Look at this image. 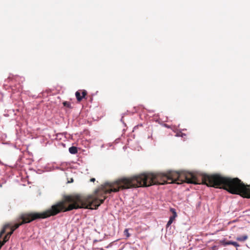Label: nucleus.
I'll use <instances>...</instances> for the list:
<instances>
[{
	"instance_id": "nucleus-4",
	"label": "nucleus",
	"mask_w": 250,
	"mask_h": 250,
	"mask_svg": "<svg viewBox=\"0 0 250 250\" xmlns=\"http://www.w3.org/2000/svg\"><path fill=\"white\" fill-rule=\"evenodd\" d=\"M69 151L71 154H75L78 152L77 147L76 146H71L69 148Z\"/></svg>"
},
{
	"instance_id": "nucleus-6",
	"label": "nucleus",
	"mask_w": 250,
	"mask_h": 250,
	"mask_svg": "<svg viewBox=\"0 0 250 250\" xmlns=\"http://www.w3.org/2000/svg\"><path fill=\"white\" fill-rule=\"evenodd\" d=\"M124 235L125 236H126V237L127 238H128L130 236V234H129V233L128 232V229H125L124 231Z\"/></svg>"
},
{
	"instance_id": "nucleus-8",
	"label": "nucleus",
	"mask_w": 250,
	"mask_h": 250,
	"mask_svg": "<svg viewBox=\"0 0 250 250\" xmlns=\"http://www.w3.org/2000/svg\"><path fill=\"white\" fill-rule=\"evenodd\" d=\"M173 221H172V220H170V219H169V221H168L167 224V228H168V227H169L171 224L172 223Z\"/></svg>"
},
{
	"instance_id": "nucleus-1",
	"label": "nucleus",
	"mask_w": 250,
	"mask_h": 250,
	"mask_svg": "<svg viewBox=\"0 0 250 250\" xmlns=\"http://www.w3.org/2000/svg\"><path fill=\"white\" fill-rule=\"evenodd\" d=\"M87 95V91L85 90H79L76 93L75 96L78 102H81L83 98H84Z\"/></svg>"
},
{
	"instance_id": "nucleus-10",
	"label": "nucleus",
	"mask_w": 250,
	"mask_h": 250,
	"mask_svg": "<svg viewBox=\"0 0 250 250\" xmlns=\"http://www.w3.org/2000/svg\"><path fill=\"white\" fill-rule=\"evenodd\" d=\"M216 246H214V247L213 248V249H215V248H216Z\"/></svg>"
},
{
	"instance_id": "nucleus-7",
	"label": "nucleus",
	"mask_w": 250,
	"mask_h": 250,
	"mask_svg": "<svg viewBox=\"0 0 250 250\" xmlns=\"http://www.w3.org/2000/svg\"><path fill=\"white\" fill-rule=\"evenodd\" d=\"M63 104L65 106H66V107H70V104L69 103H68L67 102H64L63 103Z\"/></svg>"
},
{
	"instance_id": "nucleus-2",
	"label": "nucleus",
	"mask_w": 250,
	"mask_h": 250,
	"mask_svg": "<svg viewBox=\"0 0 250 250\" xmlns=\"http://www.w3.org/2000/svg\"><path fill=\"white\" fill-rule=\"evenodd\" d=\"M220 243L221 244L224 246H226L227 245H232L235 246V247H238L240 246V245L237 242L231 241H226L225 240H222L220 241Z\"/></svg>"
},
{
	"instance_id": "nucleus-9",
	"label": "nucleus",
	"mask_w": 250,
	"mask_h": 250,
	"mask_svg": "<svg viewBox=\"0 0 250 250\" xmlns=\"http://www.w3.org/2000/svg\"><path fill=\"white\" fill-rule=\"evenodd\" d=\"M90 182H94L95 181V179L94 178H91L90 180Z\"/></svg>"
},
{
	"instance_id": "nucleus-3",
	"label": "nucleus",
	"mask_w": 250,
	"mask_h": 250,
	"mask_svg": "<svg viewBox=\"0 0 250 250\" xmlns=\"http://www.w3.org/2000/svg\"><path fill=\"white\" fill-rule=\"evenodd\" d=\"M170 211L172 212V215L170 217L169 219L172 221H174L175 218L177 216V213L175 209L173 208H171L170 209Z\"/></svg>"
},
{
	"instance_id": "nucleus-5",
	"label": "nucleus",
	"mask_w": 250,
	"mask_h": 250,
	"mask_svg": "<svg viewBox=\"0 0 250 250\" xmlns=\"http://www.w3.org/2000/svg\"><path fill=\"white\" fill-rule=\"evenodd\" d=\"M248 237L247 235H244L242 236H239L236 237V239L238 241L243 242L248 239Z\"/></svg>"
}]
</instances>
